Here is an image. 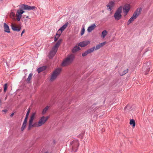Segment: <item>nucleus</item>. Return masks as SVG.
Returning a JSON list of instances; mask_svg holds the SVG:
<instances>
[{
  "label": "nucleus",
  "mask_w": 153,
  "mask_h": 153,
  "mask_svg": "<svg viewBox=\"0 0 153 153\" xmlns=\"http://www.w3.org/2000/svg\"><path fill=\"white\" fill-rule=\"evenodd\" d=\"M61 33H61V31H60H60H59V33H58L57 32L56 34V36L57 37L59 38L61 36Z\"/></svg>",
  "instance_id": "obj_32"
},
{
  "label": "nucleus",
  "mask_w": 153,
  "mask_h": 153,
  "mask_svg": "<svg viewBox=\"0 0 153 153\" xmlns=\"http://www.w3.org/2000/svg\"><path fill=\"white\" fill-rule=\"evenodd\" d=\"M122 7L120 6L118 8L114 14L115 19L117 20H119L122 17L121 13L122 12Z\"/></svg>",
  "instance_id": "obj_5"
},
{
  "label": "nucleus",
  "mask_w": 153,
  "mask_h": 153,
  "mask_svg": "<svg viewBox=\"0 0 153 153\" xmlns=\"http://www.w3.org/2000/svg\"><path fill=\"white\" fill-rule=\"evenodd\" d=\"M96 27V25L95 24L92 25L91 26H89L87 29V31L88 32H90L94 29Z\"/></svg>",
  "instance_id": "obj_20"
},
{
  "label": "nucleus",
  "mask_w": 153,
  "mask_h": 153,
  "mask_svg": "<svg viewBox=\"0 0 153 153\" xmlns=\"http://www.w3.org/2000/svg\"><path fill=\"white\" fill-rule=\"evenodd\" d=\"M42 126V124H40L39 123V122H36L33 124V123H32L31 124H29L28 127V130H29L32 127H38L40 126Z\"/></svg>",
  "instance_id": "obj_9"
},
{
  "label": "nucleus",
  "mask_w": 153,
  "mask_h": 153,
  "mask_svg": "<svg viewBox=\"0 0 153 153\" xmlns=\"http://www.w3.org/2000/svg\"><path fill=\"white\" fill-rule=\"evenodd\" d=\"M17 18L16 19L17 21H19L21 18L22 17V16H19L17 15H16Z\"/></svg>",
  "instance_id": "obj_33"
},
{
  "label": "nucleus",
  "mask_w": 153,
  "mask_h": 153,
  "mask_svg": "<svg viewBox=\"0 0 153 153\" xmlns=\"http://www.w3.org/2000/svg\"><path fill=\"white\" fill-rule=\"evenodd\" d=\"M75 57L73 54H69L63 61L61 65L63 66H66L71 65L73 62Z\"/></svg>",
  "instance_id": "obj_2"
},
{
  "label": "nucleus",
  "mask_w": 153,
  "mask_h": 153,
  "mask_svg": "<svg viewBox=\"0 0 153 153\" xmlns=\"http://www.w3.org/2000/svg\"><path fill=\"white\" fill-rule=\"evenodd\" d=\"M80 50V48L79 47V46H77L76 45L72 50L71 51L72 53H74L79 51Z\"/></svg>",
  "instance_id": "obj_21"
},
{
  "label": "nucleus",
  "mask_w": 153,
  "mask_h": 153,
  "mask_svg": "<svg viewBox=\"0 0 153 153\" xmlns=\"http://www.w3.org/2000/svg\"><path fill=\"white\" fill-rule=\"evenodd\" d=\"M46 69V67L45 66H43L37 69L38 73H39L40 72L45 70Z\"/></svg>",
  "instance_id": "obj_23"
},
{
  "label": "nucleus",
  "mask_w": 153,
  "mask_h": 153,
  "mask_svg": "<svg viewBox=\"0 0 153 153\" xmlns=\"http://www.w3.org/2000/svg\"><path fill=\"white\" fill-rule=\"evenodd\" d=\"M107 33V31L105 30H104L102 32V37L103 38H104L106 36Z\"/></svg>",
  "instance_id": "obj_27"
},
{
  "label": "nucleus",
  "mask_w": 153,
  "mask_h": 153,
  "mask_svg": "<svg viewBox=\"0 0 153 153\" xmlns=\"http://www.w3.org/2000/svg\"><path fill=\"white\" fill-rule=\"evenodd\" d=\"M61 69L60 68L56 69L52 73L51 76L50 80L52 81L54 80L57 77V76L60 73Z\"/></svg>",
  "instance_id": "obj_4"
},
{
  "label": "nucleus",
  "mask_w": 153,
  "mask_h": 153,
  "mask_svg": "<svg viewBox=\"0 0 153 153\" xmlns=\"http://www.w3.org/2000/svg\"><path fill=\"white\" fill-rule=\"evenodd\" d=\"M25 32V30H24L21 33V36H22V34L24 33Z\"/></svg>",
  "instance_id": "obj_42"
},
{
  "label": "nucleus",
  "mask_w": 153,
  "mask_h": 153,
  "mask_svg": "<svg viewBox=\"0 0 153 153\" xmlns=\"http://www.w3.org/2000/svg\"><path fill=\"white\" fill-rule=\"evenodd\" d=\"M82 29L81 30L80 34L81 36H82L84 33L85 31V29L84 28V27L83 25L82 26Z\"/></svg>",
  "instance_id": "obj_29"
},
{
  "label": "nucleus",
  "mask_w": 153,
  "mask_h": 153,
  "mask_svg": "<svg viewBox=\"0 0 153 153\" xmlns=\"http://www.w3.org/2000/svg\"><path fill=\"white\" fill-rule=\"evenodd\" d=\"M26 124H27V123H23L22 126L24 127L25 128V127L26 126Z\"/></svg>",
  "instance_id": "obj_38"
},
{
  "label": "nucleus",
  "mask_w": 153,
  "mask_h": 153,
  "mask_svg": "<svg viewBox=\"0 0 153 153\" xmlns=\"http://www.w3.org/2000/svg\"><path fill=\"white\" fill-rule=\"evenodd\" d=\"M27 118L25 117L23 123H27Z\"/></svg>",
  "instance_id": "obj_36"
},
{
  "label": "nucleus",
  "mask_w": 153,
  "mask_h": 153,
  "mask_svg": "<svg viewBox=\"0 0 153 153\" xmlns=\"http://www.w3.org/2000/svg\"><path fill=\"white\" fill-rule=\"evenodd\" d=\"M36 8V7L34 6H31L25 4H22L20 6V9L17 11L16 15L22 16V14L25 12L23 10H34V9Z\"/></svg>",
  "instance_id": "obj_1"
},
{
  "label": "nucleus",
  "mask_w": 153,
  "mask_h": 153,
  "mask_svg": "<svg viewBox=\"0 0 153 153\" xmlns=\"http://www.w3.org/2000/svg\"><path fill=\"white\" fill-rule=\"evenodd\" d=\"M128 72V69H127L126 70H125L123 71V74H122V75H124L127 73Z\"/></svg>",
  "instance_id": "obj_35"
},
{
  "label": "nucleus",
  "mask_w": 153,
  "mask_h": 153,
  "mask_svg": "<svg viewBox=\"0 0 153 153\" xmlns=\"http://www.w3.org/2000/svg\"><path fill=\"white\" fill-rule=\"evenodd\" d=\"M4 92H5L7 90V83H6L4 85Z\"/></svg>",
  "instance_id": "obj_31"
},
{
  "label": "nucleus",
  "mask_w": 153,
  "mask_h": 153,
  "mask_svg": "<svg viewBox=\"0 0 153 153\" xmlns=\"http://www.w3.org/2000/svg\"><path fill=\"white\" fill-rule=\"evenodd\" d=\"M7 111V109H4L2 111V112H3L5 114L6 113Z\"/></svg>",
  "instance_id": "obj_37"
},
{
  "label": "nucleus",
  "mask_w": 153,
  "mask_h": 153,
  "mask_svg": "<svg viewBox=\"0 0 153 153\" xmlns=\"http://www.w3.org/2000/svg\"><path fill=\"white\" fill-rule=\"evenodd\" d=\"M126 107H127V106H126L125 107V108H124V109H125L126 108Z\"/></svg>",
  "instance_id": "obj_44"
},
{
  "label": "nucleus",
  "mask_w": 153,
  "mask_h": 153,
  "mask_svg": "<svg viewBox=\"0 0 153 153\" xmlns=\"http://www.w3.org/2000/svg\"><path fill=\"white\" fill-rule=\"evenodd\" d=\"M114 5V2L113 1H111L109 2L107 6L108 7L107 10H109L110 11H111L112 10L113 7Z\"/></svg>",
  "instance_id": "obj_14"
},
{
  "label": "nucleus",
  "mask_w": 153,
  "mask_h": 153,
  "mask_svg": "<svg viewBox=\"0 0 153 153\" xmlns=\"http://www.w3.org/2000/svg\"><path fill=\"white\" fill-rule=\"evenodd\" d=\"M57 50L55 49L52 48L51 50L50 51L48 54V57L50 59H52L53 58Z\"/></svg>",
  "instance_id": "obj_6"
},
{
  "label": "nucleus",
  "mask_w": 153,
  "mask_h": 153,
  "mask_svg": "<svg viewBox=\"0 0 153 153\" xmlns=\"http://www.w3.org/2000/svg\"><path fill=\"white\" fill-rule=\"evenodd\" d=\"M95 47H93L87 50L82 53V56L83 57L86 56L88 54L91 53L94 51Z\"/></svg>",
  "instance_id": "obj_7"
},
{
  "label": "nucleus",
  "mask_w": 153,
  "mask_h": 153,
  "mask_svg": "<svg viewBox=\"0 0 153 153\" xmlns=\"http://www.w3.org/2000/svg\"><path fill=\"white\" fill-rule=\"evenodd\" d=\"M152 112L153 114V110L152 111Z\"/></svg>",
  "instance_id": "obj_45"
},
{
  "label": "nucleus",
  "mask_w": 153,
  "mask_h": 153,
  "mask_svg": "<svg viewBox=\"0 0 153 153\" xmlns=\"http://www.w3.org/2000/svg\"><path fill=\"white\" fill-rule=\"evenodd\" d=\"M4 31L5 32L8 33H10L9 27V26L5 23H4Z\"/></svg>",
  "instance_id": "obj_17"
},
{
  "label": "nucleus",
  "mask_w": 153,
  "mask_h": 153,
  "mask_svg": "<svg viewBox=\"0 0 153 153\" xmlns=\"http://www.w3.org/2000/svg\"><path fill=\"white\" fill-rule=\"evenodd\" d=\"M71 152H75L77 151L78 148L79 146V141L77 140H75L72 141L71 143Z\"/></svg>",
  "instance_id": "obj_3"
},
{
  "label": "nucleus",
  "mask_w": 153,
  "mask_h": 153,
  "mask_svg": "<svg viewBox=\"0 0 153 153\" xmlns=\"http://www.w3.org/2000/svg\"><path fill=\"white\" fill-rule=\"evenodd\" d=\"M49 107L48 106H46L43 110L42 111V113L43 114H45L47 110L48 109Z\"/></svg>",
  "instance_id": "obj_28"
},
{
  "label": "nucleus",
  "mask_w": 153,
  "mask_h": 153,
  "mask_svg": "<svg viewBox=\"0 0 153 153\" xmlns=\"http://www.w3.org/2000/svg\"><path fill=\"white\" fill-rule=\"evenodd\" d=\"M48 117H45L44 116H43L41 117L39 121V124H42V126L46 121L48 119Z\"/></svg>",
  "instance_id": "obj_11"
},
{
  "label": "nucleus",
  "mask_w": 153,
  "mask_h": 153,
  "mask_svg": "<svg viewBox=\"0 0 153 153\" xmlns=\"http://www.w3.org/2000/svg\"><path fill=\"white\" fill-rule=\"evenodd\" d=\"M68 24V22L65 23V24L63 25L61 27L60 29H59L58 30V32L59 33V31L61 32V33H62V31L67 27Z\"/></svg>",
  "instance_id": "obj_15"
},
{
  "label": "nucleus",
  "mask_w": 153,
  "mask_h": 153,
  "mask_svg": "<svg viewBox=\"0 0 153 153\" xmlns=\"http://www.w3.org/2000/svg\"><path fill=\"white\" fill-rule=\"evenodd\" d=\"M25 128L24 127L22 126L21 128V131H23L25 129Z\"/></svg>",
  "instance_id": "obj_41"
},
{
  "label": "nucleus",
  "mask_w": 153,
  "mask_h": 153,
  "mask_svg": "<svg viewBox=\"0 0 153 153\" xmlns=\"http://www.w3.org/2000/svg\"><path fill=\"white\" fill-rule=\"evenodd\" d=\"M2 0H1V1H2Z\"/></svg>",
  "instance_id": "obj_48"
},
{
  "label": "nucleus",
  "mask_w": 153,
  "mask_h": 153,
  "mask_svg": "<svg viewBox=\"0 0 153 153\" xmlns=\"http://www.w3.org/2000/svg\"><path fill=\"white\" fill-rule=\"evenodd\" d=\"M32 76L33 74L32 73H30L29 74L27 80V81L28 83H30V80L32 77Z\"/></svg>",
  "instance_id": "obj_24"
},
{
  "label": "nucleus",
  "mask_w": 153,
  "mask_h": 153,
  "mask_svg": "<svg viewBox=\"0 0 153 153\" xmlns=\"http://www.w3.org/2000/svg\"><path fill=\"white\" fill-rule=\"evenodd\" d=\"M78 137L80 138H81L82 139L83 137V135H79L78 136Z\"/></svg>",
  "instance_id": "obj_40"
},
{
  "label": "nucleus",
  "mask_w": 153,
  "mask_h": 153,
  "mask_svg": "<svg viewBox=\"0 0 153 153\" xmlns=\"http://www.w3.org/2000/svg\"><path fill=\"white\" fill-rule=\"evenodd\" d=\"M11 27L12 29L14 31L19 32L20 30L21 29V27H18L17 26H16L13 25V24L11 25Z\"/></svg>",
  "instance_id": "obj_18"
},
{
  "label": "nucleus",
  "mask_w": 153,
  "mask_h": 153,
  "mask_svg": "<svg viewBox=\"0 0 153 153\" xmlns=\"http://www.w3.org/2000/svg\"><path fill=\"white\" fill-rule=\"evenodd\" d=\"M141 9H137V10L134 13L132 16L135 19L139 15L141 11Z\"/></svg>",
  "instance_id": "obj_13"
},
{
  "label": "nucleus",
  "mask_w": 153,
  "mask_h": 153,
  "mask_svg": "<svg viewBox=\"0 0 153 153\" xmlns=\"http://www.w3.org/2000/svg\"><path fill=\"white\" fill-rule=\"evenodd\" d=\"M130 8V6L129 4H126L124 6L123 10L126 15H127L129 12Z\"/></svg>",
  "instance_id": "obj_8"
},
{
  "label": "nucleus",
  "mask_w": 153,
  "mask_h": 153,
  "mask_svg": "<svg viewBox=\"0 0 153 153\" xmlns=\"http://www.w3.org/2000/svg\"><path fill=\"white\" fill-rule=\"evenodd\" d=\"M29 113H30V110H29V109L26 113V115L25 116V117L28 118Z\"/></svg>",
  "instance_id": "obj_34"
},
{
  "label": "nucleus",
  "mask_w": 153,
  "mask_h": 153,
  "mask_svg": "<svg viewBox=\"0 0 153 153\" xmlns=\"http://www.w3.org/2000/svg\"><path fill=\"white\" fill-rule=\"evenodd\" d=\"M105 43L106 42H105L97 45L96 47H95L94 50H97L99 49L100 48L103 47L105 44Z\"/></svg>",
  "instance_id": "obj_19"
},
{
  "label": "nucleus",
  "mask_w": 153,
  "mask_h": 153,
  "mask_svg": "<svg viewBox=\"0 0 153 153\" xmlns=\"http://www.w3.org/2000/svg\"><path fill=\"white\" fill-rule=\"evenodd\" d=\"M129 124L130 125H132L133 127H134L135 126V123L134 119H131L130 120Z\"/></svg>",
  "instance_id": "obj_25"
},
{
  "label": "nucleus",
  "mask_w": 153,
  "mask_h": 153,
  "mask_svg": "<svg viewBox=\"0 0 153 153\" xmlns=\"http://www.w3.org/2000/svg\"><path fill=\"white\" fill-rule=\"evenodd\" d=\"M15 16V15L14 12H11L10 14V16L12 19L14 18Z\"/></svg>",
  "instance_id": "obj_30"
},
{
  "label": "nucleus",
  "mask_w": 153,
  "mask_h": 153,
  "mask_svg": "<svg viewBox=\"0 0 153 153\" xmlns=\"http://www.w3.org/2000/svg\"><path fill=\"white\" fill-rule=\"evenodd\" d=\"M44 153H48V152H45Z\"/></svg>",
  "instance_id": "obj_46"
},
{
  "label": "nucleus",
  "mask_w": 153,
  "mask_h": 153,
  "mask_svg": "<svg viewBox=\"0 0 153 153\" xmlns=\"http://www.w3.org/2000/svg\"><path fill=\"white\" fill-rule=\"evenodd\" d=\"M135 19L133 18L132 16L130 18L127 22L128 25L130 24L132 22H133Z\"/></svg>",
  "instance_id": "obj_26"
},
{
  "label": "nucleus",
  "mask_w": 153,
  "mask_h": 153,
  "mask_svg": "<svg viewBox=\"0 0 153 153\" xmlns=\"http://www.w3.org/2000/svg\"><path fill=\"white\" fill-rule=\"evenodd\" d=\"M95 117H96V119H97V117L96 116H95Z\"/></svg>",
  "instance_id": "obj_47"
},
{
  "label": "nucleus",
  "mask_w": 153,
  "mask_h": 153,
  "mask_svg": "<svg viewBox=\"0 0 153 153\" xmlns=\"http://www.w3.org/2000/svg\"><path fill=\"white\" fill-rule=\"evenodd\" d=\"M62 41V39H59L57 42L56 43L55 45L52 48L58 50V48L61 44V42Z\"/></svg>",
  "instance_id": "obj_16"
},
{
  "label": "nucleus",
  "mask_w": 153,
  "mask_h": 153,
  "mask_svg": "<svg viewBox=\"0 0 153 153\" xmlns=\"http://www.w3.org/2000/svg\"><path fill=\"white\" fill-rule=\"evenodd\" d=\"M89 43V41H84L79 43L77 44V45L78 46H79L81 47H83L86 46Z\"/></svg>",
  "instance_id": "obj_10"
},
{
  "label": "nucleus",
  "mask_w": 153,
  "mask_h": 153,
  "mask_svg": "<svg viewBox=\"0 0 153 153\" xmlns=\"http://www.w3.org/2000/svg\"><path fill=\"white\" fill-rule=\"evenodd\" d=\"M36 115V113L35 112L33 113L31 115L30 119L29 121V123L30 124L32 123H33V120L35 116Z\"/></svg>",
  "instance_id": "obj_22"
},
{
  "label": "nucleus",
  "mask_w": 153,
  "mask_h": 153,
  "mask_svg": "<svg viewBox=\"0 0 153 153\" xmlns=\"http://www.w3.org/2000/svg\"><path fill=\"white\" fill-rule=\"evenodd\" d=\"M58 38L57 37H56L55 36V38H54V41L56 42L58 40Z\"/></svg>",
  "instance_id": "obj_39"
},
{
  "label": "nucleus",
  "mask_w": 153,
  "mask_h": 153,
  "mask_svg": "<svg viewBox=\"0 0 153 153\" xmlns=\"http://www.w3.org/2000/svg\"><path fill=\"white\" fill-rule=\"evenodd\" d=\"M14 114V113H12L10 115V116L11 117H12L13 115Z\"/></svg>",
  "instance_id": "obj_43"
},
{
  "label": "nucleus",
  "mask_w": 153,
  "mask_h": 153,
  "mask_svg": "<svg viewBox=\"0 0 153 153\" xmlns=\"http://www.w3.org/2000/svg\"><path fill=\"white\" fill-rule=\"evenodd\" d=\"M142 70L143 71H144V74L145 75H146L148 74L150 70V68L149 66H147V65H144L142 68Z\"/></svg>",
  "instance_id": "obj_12"
}]
</instances>
